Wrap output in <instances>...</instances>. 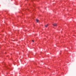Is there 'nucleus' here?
<instances>
[{"instance_id":"2","label":"nucleus","mask_w":76,"mask_h":76,"mask_svg":"<svg viewBox=\"0 0 76 76\" xmlns=\"http://www.w3.org/2000/svg\"><path fill=\"white\" fill-rule=\"evenodd\" d=\"M48 26V24H47V25H45V27H46V28H47Z\"/></svg>"},{"instance_id":"4","label":"nucleus","mask_w":76,"mask_h":76,"mask_svg":"<svg viewBox=\"0 0 76 76\" xmlns=\"http://www.w3.org/2000/svg\"><path fill=\"white\" fill-rule=\"evenodd\" d=\"M32 41L33 42H34V41L33 40H32Z\"/></svg>"},{"instance_id":"1","label":"nucleus","mask_w":76,"mask_h":76,"mask_svg":"<svg viewBox=\"0 0 76 76\" xmlns=\"http://www.w3.org/2000/svg\"><path fill=\"white\" fill-rule=\"evenodd\" d=\"M53 25L54 26H57V24L54 23L53 24Z\"/></svg>"},{"instance_id":"3","label":"nucleus","mask_w":76,"mask_h":76,"mask_svg":"<svg viewBox=\"0 0 76 76\" xmlns=\"http://www.w3.org/2000/svg\"><path fill=\"white\" fill-rule=\"evenodd\" d=\"M36 21H37V22L38 23V21H39V20L38 19H37L36 20Z\"/></svg>"}]
</instances>
